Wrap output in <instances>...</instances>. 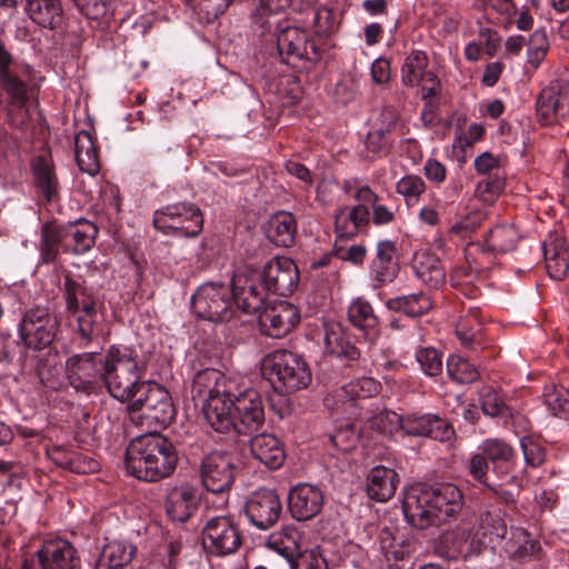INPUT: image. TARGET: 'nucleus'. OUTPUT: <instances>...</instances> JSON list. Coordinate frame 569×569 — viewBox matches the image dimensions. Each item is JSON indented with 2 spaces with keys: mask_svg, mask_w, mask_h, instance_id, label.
Listing matches in <instances>:
<instances>
[{
  "mask_svg": "<svg viewBox=\"0 0 569 569\" xmlns=\"http://www.w3.org/2000/svg\"><path fill=\"white\" fill-rule=\"evenodd\" d=\"M545 403L555 417L569 420V390L550 388L545 393Z\"/></svg>",
  "mask_w": 569,
  "mask_h": 569,
  "instance_id": "nucleus-57",
  "label": "nucleus"
},
{
  "mask_svg": "<svg viewBox=\"0 0 569 569\" xmlns=\"http://www.w3.org/2000/svg\"><path fill=\"white\" fill-rule=\"evenodd\" d=\"M312 27L319 36H329L336 32L340 24V16L328 7L312 10Z\"/></svg>",
  "mask_w": 569,
  "mask_h": 569,
  "instance_id": "nucleus-55",
  "label": "nucleus"
},
{
  "mask_svg": "<svg viewBox=\"0 0 569 569\" xmlns=\"http://www.w3.org/2000/svg\"><path fill=\"white\" fill-rule=\"evenodd\" d=\"M31 170L34 184L43 198L50 202L58 197L59 180L50 154H40L32 159Z\"/></svg>",
  "mask_w": 569,
  "mask_h": 569,
  "instance_id": "nucleus-29",
  "label": "nucleus"
},
{
  "mask_svg": "<svg viewBox=\"0 0 569 569\" xmlns=\"http://www.w3.org/2000/svg\"><path fill=\"white\" fill-rule=\"evenodd\" d=\"M481 408L482 411L490 417L505 416L508 411L503 397L491 388L482 389Z\"/></svg>",
  "mask_w": 569,
  "mask_h": 569,
  "instance_id": "nucleus-60",
  "label": "nucleus"
},
{
  "mask_svg": "<svg viewBox=\"0 0 569 569\" xmlns=\"http://www.w3.org/2000/svg\"><path fill=\"white\" fill-rule=\"evenodd\" d=\"M481 529L483 536L493 539H505L508 532L505 513L501 510L487 511L481 517Z\"/></svg>",
  "mask_w": 569,
  "mask_h": 569,
  "instance_id": "nucleus-58",
  "label": "nucleus"
},
{
  "mask_svg": "<svg viewBox=\"0 0 569 569\" xmlns=\"http://www.w3.org/2000/svg\"><path fill=\"white\" fill-rule=\"evenodd\" d=\"M469 475L478 482L487 487V483H490L488 477V459L482 452L475 453L467 466Z\"/></svg>",
  "mask_w": 569,
  "mask_h": 569,
  "instance_id": "nucleus-64",
  "label": "nucleus"
},
{
  "mask_svg": "<svg viewBox=\"0 0 569 569\" xmlns=\"http://www.w3.org/2000/svg\"><path fill=\"white\" fill-rule=\"evenodd\" d=\"M389 310L403 312L408 317H419L427 313L432 308L431 298L423 293H412L391 298L386 302Z\"/></svg>",
  "mask_w": 569,
  "mask_h": 569,
  "instance_id": "nucleus-41",
  "label": "nucleus"
},
{
  "mask_svg": "<svg viewBox=\"0 0 569 569\" xmlns=\"http://www.w3.org/2000/svg\"><path fill=\"white\" fill-rule=\"evenodd\" d=\"M519 239L520 234L513 224H499L489 231L486 243L492 251L507 253L517 247Z\"/></svg>",
  "mask_w": 569,
  "mask_h": 569,
  "instance_id": "nucleus-44",
  "label": "nucleus"
},
{
  "mask_svg": "<svg viewBox=\"0 0 569 569\" xmlns=\"http://www.w3.org/2000/svg\"><path fill=\"white\" fill-rule=\"evenodd\" d=\"M412 269L418 279L429 287H438L445 281V268L439 258L429 250H419L412 259Z\"/></svg>",
  "mask_w": 569,
  "mask_h": 569,
  "instance_id": "nucleus-33",
  "label": "nucleus"
},
{
  "mask_svg": "<svg viewBox=\"0 0 569 569\" xmlns=\"http://www.w3.org/2000/svg\"><path fill=\"white\" fill-rule=\"evenodd\" d=\"M467 268L460 267L453 271L452 278L460 284H467L472 282V273L480 274L487 270L489 260L488 253L481 250V246L469 244L466 249Z\"/></svg>",
  "mask_w": 569,
  "mask_h": 569,
  "instance_id": "nucleus-40",
  "label": "nucleus"
},
{
  "mask_svg": "<svg viewBox=\"0 0 569 569\" xmlns=\"http://www.w3.org/2000/svg\"><path fill=\"white\" fill-rule=\"evenodd\" d=\"M26 10L33 22L51 30L58 28L63 19L59 0H27Z\"/></svg>",
  "mask_w": 569,
  "mask_h": 569,
  "instance_id": "nucleus-37",
  "label": "nucleus"
},
{
  "mask_svg": "<svg viewBox=\"0 0 569 569\" xmlns=\"http://www.w3.org/2000/svg\"><path fill=\"white\" fill-rule=\"evenodd\" d=\"M226 377L216 369L199 371L192 383L193 398L203 401V415L207 422L217 432H228L234 426V397L230 392Z\"/></svg>",
  "mask_w": 569,
  "mask_h": 569,
  "instance_id": "nucleus-3",
  "label": "nucleus"
},
{
  "mask_svg": "<svg viewBox=\"0 0 569 569\" xmlns=\"http://www.w3.org/2000/svg\"><path fill=\"white\" fill-rule=\"evenodd\" d=\"M203 548L213 556L234 553L242 543L238 522L231 516L210 518L202 529Z\"/></svg>",
  "mask_w": 569,
  "mask_h": 569,
  "instance_id": "nucleus-11",
  "label": "nucleus"
},
{
  "mask_svg": "<svg viewBox=\"0 0 569 569\" xmlns=\"http://www.w3.org/2000/svg\"><path fill=\"white\" fill-rule=\"evenodd\" d=\"M423 372L428 376H438L442 371V359L435 348H422L416 353Z\"/></svg>",
  "mask_w": 569,
  "mask_h": 569,
  "instance_id": "nucleus-61",
  "label": "nucleus"
},
{
  "mask_svg": "<svg viewBox=\"0 0 569 569\" xmlns=\"http://www.w3.org/2000/svg\"><path fill=\"white\" fill-rule=\"evenodd\" d=\"M101 380L114 399L126 402L132 399L146 383L141 380V370L133 350L111 346L101 362Z\"/></svg>",
  "mask_w": 569,
  "mask_h": 569,
  "instance_id": "nucleus-5",
  "label": "nucleus"
},
{
  "mask_svg": "<svg viewBox=\"0 0 569 569\" xmlns=\"http://www.w3.org/2000/svg\"><path fill=\"white\" fill-rule=\"evenodd\" d=\"M353 198L356 201L369 203L371 209L370 219L376 226H383L393 222L396 210L380 202L379 194L368 184H356Z\"/></svg>",
  "mask_w": 569,
  "mask_h": 569,
  "instance_id": "nucleus-38",
  "label": "nucleus"
},
{
  "mask_svg": "<svg viewBox=\"0 0 569 569\" xmlns=\"http://www.w3.org/2000/svg\"><path fill=\"white\" fill-rule=\"evenodd\" d=\"M486 220V212L481 209H472L451 227L450 232L460 237H467L473 232Z\"/></svg>",
  "mask_w": 569,
  "mask_h": 569,
  "instance_id": "nucleus-59",
  "label": "nucleus"
},
{
  "mask_svg": "<svg viewBox=\"0 0 569 569\" xmlns=\"http://www.w3.org/2000/svg\"><path fill=\"white\" fill-rule=\"evenodd\" d=\"M250 451L256 460L269 469L280 468L286 459L280 440L270 433H260L251 438Z\"/></svg>",
  "mask_w": 569,
  "mask_h": 569,
  "instance_id": "nucleus-28",
  "label": "nucleus"
},
{
  "mask_svg": "<svg viewBox=\"0 0 569 569\" xmlns=\"http://www.w3.org/2000/svg\"><path fill=\"white\" fill-rule=\"evenodd\" d=\"M456 333L465 347L482 343V322L477 308H469L468 315L457 322Z\"/></svg>",
  "mask_w": 569,
  "mask_h": 569,
  "instance_id": "nucleus-43",
  "label": "nucleus"
},
{
  "mask_svg": "<svg viewBox=\"0 0 569 569\" xmlns=\"http://www.w3.org/2000/svg\"><path fill=\"white\" fill-rule=\"evenodd\" d=\"M236 467L231 455L211 451L200 465L201 482L208 491L221 493L229 490L234 480Z\"/></svg>",
  "mask_w": 569,
  "mask_h": 569,
  "instance_id": "nucleus-16",
  "label": "nucleus"
},
{
  "mask_svg": "<svg viewBox=\"0 0 569 569\" xmlns=\"http://www.w3.org/2000/svg\"><path fill=\"white\" fill-rule=\"evenodd\" d=\"M177 462L173 443L157 432L132 439L124 456L127 472L146 482H157L169 477L176 470Z\"/></svg>",
  "mask_w": 569,
  "mask_h": 569,
  "instance_id": "nucleus-2",
  "label": "nucleus"
},
{
  "mask_svg": "<svg viewBox=\"0 0 569 569\" xmlns=\"http://www.w3.org/2000/svg\"><path fill=\"white\" fill-rule=\"evenodd\" d=\"M66 238V251L81 254L89 251L98 234V227L88 220L62 224Z\"/></svg>",
  "mask_w": 569,
  "mask_h": 569,
  "instance_id": "nucleus-32",
  "label": "nucleus"
},
{
  "mask_svg": "<svg viewBox=\"0 0 569 569\" xmlns=\"http://www.w3.org/2000/svg\"><path fill=\"white\" fill-rule=\"evenodd\" d=\"M297 233V220L288 211H279L270 217L266 228L267 238L278 247L293 244Z\"/></svg>",
  "mask_w": 569,
  "mask_h": 569,
  "instance_id": "nucleus-34",
  "label": "nucleus"
},
{
  "mask_svg": "<svg viewBox=\"0 0 569 569\" xmlns=\"http://www.w3.org/2000/svg\"><path fill=\"white\" fill-rule=\"evenodd\" d=\"M447 373L458 383H472L479 378L478 369L467 359L457 355L448 358Z\"/></svg>",
  "mask_w": 569,
  "mask_h": 569,
  "instance_id": "nucleus-51",
  "label": "nucleus"
},
{
  "mask_svg": "<svg viewBox=\"0 0 569 569\" xmlns=\"http://www.w3.org/2000/svg\"><path fill=\"white\" fill-rule=\"evenodd\" d=\"M266 368L269 370V380L272 383H279V387L287 392L303 389L311 382L308 363L300 356L288 350L272 352L267 359Z\"/></svg>",
  "mask_w": 569,
  "mask_h": 569,
  "instance_id": "nucleus-7",
  "label": "nucleus"
},
{
  "mask_svg": "<svg viewBox=\"0 0 569 569\" xmlns=\"http://www.w3.org/2000/svg\"><path fill=\"white\" fill-rule=\"evenodd\" d=\"M57 320L43 308L28 310L20 322L19 331L26 347L40 350L54 339Z\"/></svg>",
  "mask_w": 569,
  "mask_h": 569,
  "instance_id": "nucleus-15",
  "label": "nucleus"
},
{
  "mask_svg": "<svg viewBox=\"0 0 569 569\" xmlns=\"http://www.w3.org/2000/svg\"><path fill=\"white\" fill-rule=\"evenodd\" d=\"M262 281L266 289L279 296H289L297 288L299 271L292 259L276 257L263 269Z\"/></svg>",
  "mask_w": 569,
  "mask_h": 569,
  "instance_id": "nucleus-21",
  "label": "nucleus"
},
{
  "mask_svg": "<svg viewBox=\"0 0 569 569\" xmlns=\"http://www.w3.org/2000/svg\"><path fill=\"white\" fill-rule=\"evenodd\" d=\"M396 191L403 197L407 206H415L426 191L423 179L416 174H407L396 183Z\"/></svg>",
  "mask_w": 569,
  "mask_h": 569,
  "instance_id": "nucleus-53",
  "label": "nucleus"
},
{
  "mask_svg": "<svg viewBox=\"0 0 569 569\" xmlns=\"http://www.w3.org/2000/svg\"><path fill=\"white\" fill-rule=\"evenodd\" d=\"M60 247L66 251L63 226L51 223L44 224L41 232L40 246L42 261L46 263L54 261L58 257Z\"/></svg>",
  "mask_w": 569,
  "mask_h": 569,
  "instance_id": "nucleus-42",
  "label": "nucleus"
},
{
  "mask_svg": "<svg viewBox=\"0 0 569 569\" xmlns=\"http://www.w3.org/2000/svg\"><path fill=\"white\" fill-rule=\"evenodd\" d=\"M136 552V548L121 541L107 543L101 552L100 562L111 569L128 565Z\"/></svg>",
  "mask_w": 569,
  "mask_h": 569,
  "instance_id": "nucleus-47",
  "label": "nucleus"
},
{
  "mask_svg": "<svg viewBox=\"0 0 569 569\" xmlns=\"http://www.w3.org/2000/svg\"><path fill=\"white\" fill-rule=\"evenodd\" d=\"M543 256L549 276L555 280H562L569 270L568 251L563 239L549 236L543 242Z\"/></svg>",
  "mask_w": 569,
  "mask_h": 569,
  "instance_id": "nucleus-35",
  "label": "nucleus"
},
{
  "mask_svg": "<svg viewBox=\"0 0 569 569\" xmlns=\"http://www.w3.org/2000/svg\"><path fill=\"white\" fill-rule=\"evenodd\" d=\"M520 445L527 465L531 467H539L543 463L546 452L541 443L530 437H523Z\"/></svg>",
  "mask_w": 569,
  "mask_h": 569,
  "instance_id": "nucleus-63",
  "label": "nucleus"
},
{
  "mask_svg": "<svg viewBox=\"0 0 569 569\" xmlns=\"http://www.w3.org/2000/svg\"><path fill=\"white\" fill-rule=\"evenodd\" d=\"M399 482L398 473L385 466L373 467L367 478V492L370 498L385 502L391 499Z\"/></svg>",
  "mask_w": 569,
  "mask_h": 569,
  "instance_id": "nucleus-30",
  "label": "nucleus"
},
{
  "mask_svg": "<svg viewBox=\"0 0 569 569\" xmlns=\"http://www.w3.org/2000/svg\"><path fill=\"white\" fill-rule=\"evenodd\" d=\"M191 307L199 318L228 321L233 316L231 290L223 283H204L192 296Z\"/></svg>",
  "mask_w": 569,
  "mask_h": 569,
  "instance_id": "nucleus-9",
  "label": "nucleus"
},
{
  "mask_svg": "<svg viewBox=\"0 0 569 569\" xmlns=\"http://www.w3.org/2000/svg\"><path fill=\"white\" fill-rule=\"evenodd\" d=\"M506 186L505 174L493 172L479 181L476 189L477 197L487 204L493 203L501 194Z\"/></svg>",
  "mask_w": 569,
  "mask_h": 569,
  "instance_id": "nucleus-52",
  "label": "nucleus"
},
{
  "mask_svg": "<svg viewBox=\"0 0 569 569\" xmlns=\"http://www.w3.org/2000/svg\"><path fill=\"white\" fill-rule=\"evenodd\" d=\"M481 452L493 463V469H502L507 473L515 458L513 449L506 442L498 439H488L480 447Z\"/></svg>",
  "mask_w": 569,
  "mask_h": 569,
  "instance_id": "nucleus-45",
  "label": "nucleus"
},
{
  "mask_svg": "<svg viewBox=\"0 0 569 569\" xmlns=\"http://www.w3.org/2000/svg\"><path fill=\"white\" fill-rule=\"evenodd\" d=\"M271 569H328V565L318 549H308L300 551L292 561L281 560L280 566L271 563Z\"/></svg>",
  "mask_w": 569,
  "mask_h": 569,
  "instance_id": "nucleus-48",
  "label": "nucleus"
},
{
  "mask_svg": "<svg viewBox=\"0 0 569 569\" xmlns=\"http://www.w3.org/2000/svg\"><path fill=\"white\" fill-rule=\"evenodd\" d=\"M527 43V64L537 70L545 61L550 49L548 33L545 28L536 29L529 37Z\"/></svg>",
  "mask_w": 569,
  "mask_h": 569,
  "instance_id": "nucleus-46",
  "label": "nucleus"
},
{
  "mask_svg": "<svg viewBox=\"0 0 569 569\" xmlns=\"http://www.w3.org/2000/svg\"><path fill=\"white\" fill-rule=\"evenodd\" d=\"M377 419L381 422L388 421L392 426L385 427L383 432H392L399 428L409 436L430 437L439 441L449 440L453 435L452 427L445 419L433 415L401 417L396 412H385Z\"/></svg>",
  "mask_w": 569,
  "mask_h": 569,
  "instance_id": "nucleus-8",
  "label": "nucleus"
},
{
  "mask_svg": "<svg viewBox=\"0 0 569 569\" xmlns=\"http://www.w3.org/2000/svg\"><path fill=\"white\" fill-rule=\"evenodd\" d=\"M428 67L429 58L422 50H412L401 67L402 83L407 87L421 86L423 99L436 96L440 86L437 76Z\"/></svg>",
  "mask_w": 569,
  "mask_h": 569,
  "instance_id": "nucleus-17",
  "label": "nucleus"
},
{
  "mask_svg": "<svg viewBox=\"0 0 569 569\" xmlns=\"http://www.w3.org/2000/svg\"><path fill=\"white\" fill-rule=\"evenodd\" d=\"M380 549L387 561H400L409 556V549L391 537L390 531H383L380 535Z\"/></svg>",
  "mask_w": 569,
  "mask_h": 569,
  "instance_id": "nucleus-62",
  "label": "nucleus"
},
{
  "mask_svg": "<svg viewBox=\"0 0 569 569\" xmlns=\"http://www.w3.org/2000/svg\"><path fill=\"white\" fill-rule=\"evenodd\" d=\"M537 114L545 124L569 113V82L562 79L550 81L536 101Z\"/></svg>",
  "mask_w": 569,
  "mask_h": 569,
  "instance_id": "nucleus-20",
  "label": "nucleus"
},
{
  "mask_svg": "<svg viewBox=\"0 0 569 569\" xmlns=\"http://www.w3.org/2000/svg\"><path fill=\"white\" fill-rule=\"evenodd\" d=\"M298 309L283 300L267 306L259 313L260 332L271 338H282L299 322Z\"/></svg>",
  "mask_w": 569,
  "mask_h": 569,
  "instance_id": "nucleus-19",
  "label": "nucleus"
},
{
  "mask_svg": "<svg viewBox=\"0 0 569 569\" xmlns=\"http://www.w3.org/2000/svg\"><path fill=\"white\" fill-rule=\"evenodd\" d=\"M266 546L277 553L268 559L270 567L273 562L280 566L281 560L292 561L300 552L299 532L292 526H283L268 537Z\"/></svg>",
  "mask_w": 569,
  "mask_h": 569,
  "instance_id": "nucleus-27",
  "label": "nucleus"
},
{
  "mask_svg": "<svg viewBox=\"0 0 569 569\" xmlns=\"http://www.w3.org/2000/svg\"><path fill=\"white\" fill-rule=\"evenodd\" d=\"M381 391V383L371 377H361L329 391L325 398L327 408L337 419L357 421L367 416L360 401L372 398Z\"/></svg>",
  "mask_w": 569,
  "mask_h": 569,
  "instance_id": "nucleus-6",
  "label": "nucleus"
},
{
  "mask_svg": "<svg viewBox=\"0 0 569 569\" xmlns=\"http://www.w3.org/2000/svg\"><path fill=\"white\" fill-rule=\"evenodd\" d=\"M462 503V492L452 483H418L405 491L402 510L408 522L422 530L456 516Z\"/></svg>",
  "mask_w": 569,
  "mask_h": 569,
  "instance_id": "nucleus-1",
  "label": "nucleus"
},
{
  "mask_svg": "<svg viewBox=\"0 0 569 569\" xmlns=\"http://www.w3.org/2000/svg\"><path fill=\"white\" fill-rule=\"evenodd\" d=\"M231 298L237 307L244 313L260 312L264 302V295L254 280L244 274L237 273L232 279Z\"/></svg>",
  "mask_w": 569,
  "mask_h": 569,
  "instance_id": "nucleus-26",
  "label": "nucleus"
},
{
  "mask_svg": "<svg viewBox=\"0 0 569 569\" xmlns=\"http://www.w3.org/2000/svg\"><path fill=\"white\" fill-rule=\"evenodd\" d=\"M243 512L251 526L259 530H268L280 519L282 503L273 489L259 488L246 499Z\"/></svg>",
  "mask_w": 569,
  "mask_h": 569,
  "instance_id": "nucleus-13",
  "label": "nucleus"
},
{
  "mask_svg": "<svg viewBox=\"0 0 569 569\" xmlns=\"http://www.w3.org/2000/svg\"><path fill=\"white\" fill-rule=\"evenodd\" d=\"M234 426L237 433H250L257 431L264 423L263 400L254 389H246L234 397Z\"/></svg>",
  "mask_w": 569,
  "mask_h": 569,
  "instance_id": "nucleus-18",
  "label": "nucleus"
},
{
  "mask_svg": "<svg viewBox=\"0 0 569 569\" xmlns=\"http://www.w3.org/2000/svg\"><path fill=\"white\" fill-rule=\"evenodd\" d=\"M74 157L80 171L90 177L99 173L100 161L97 144H76Z\"/></svg>",
  "mask_w": 569,
  "mask_h": 569,
  "instance_id": "nucleus-54",
  "label": "nucleus"
},
{
  "mask_svg": "<svg viewBox=\"0 0 569 569\" xmlns=\"http://www.w3.org/2000/svg\"><path fill=\"white\" fill-rule=\"evenodd\" d=\"M323 343L325 351L329 356L351 361L359 357L358 349L348 340L343 328L337 322L325 325Z\"/></svg>",
  "mask_w": 569,
  "mask_h": 569,
  "instance_id": "nucleus-36",
  "label": "nucleus"
},
{
  "mask_svg": "<svg viewBox=\"0 0 569 569\" xmlns=\"http://www.w3.org/2000/svg\"><path fill=\"white\" fill-rule=\"evenodd\" d=\"M353 207H342L336 213V228L342 233H356L361 227L370 222L369 203L357 201Z\"/></svg>",
  "mask_w": 569,
  "mask_h": 569,
  "instance_id": "nucleus-39",
  "label": "nucleus"
},
{
  "mask_svg": "<svg viewBox=\"0 0 569 569\" xmlns=\"http://www.w3.org/2000/svg\"><path fill=\"white\" fill-rule=\"evenodd\" d=\"M63 299L68 318L76 323L74 331L81 345L87 347L103 336V303L97 293L87 286L72 280L69 276L63 282Z\"/></svg>",
  "mask_w": 569,
  "mask_h": 569,
  "instance_id": "nucleus-4",
  "label": "nucleus"
},
{
  "mask_svg": "<svg viewBox=\"0 0 569 569\" xmlns=\"http://www.w3.org/2000/svg\"><path fill=\"white\" fill-rule=\"evenodd\" d=\"M277 47L280 56L287 64L292 67L297 62L317 61L320 58L318 47L309 33L293 26H287L277 34Z\"/></svg>",
  "mask_w": 569,
  "mask_h": 569,
  "instance_id": "nucleus-14",
  "label": "nucleus"
},
{
  "mask_svg": "<svg viewBox=\"0 0 569 569\" xmlns=\"http://www.w3.org/2000/svg\"><path fill=\"white\" fill-rule=\"evenodd\" d=\"M348 320L360 330L375 329L378 325V318L371 305L361 298H357L350 303Z\"/></svg>",
  "mask_w": 569,
  "mask_h": 569,
  "instance_id": "nucleus-49",
  "label": "nucleus"
},
{
  "mask_svg": "<svg viewBox=\"0 0 569 569\" xmlns=\"http://www.w3.org/2000/svg\"><path fill=\"white\" fill-rule=\"evenodd\" d=\"M323 499V493L318 486L302 482L289 490L288 508L296 520L306 521L321 511Z\"/></svg>",
  "mask_w": 569,
  "mask_h": 569,
  "instance_id": "nucleus-22",
  "label": "nucleus"
},
{
  "mask_svg": "<svg viewBox=\"0 0 569 569\" xmlns=\"http://www.w3.org/2000/svg\"><path fill=\"white\" fill-rule=\"evenodd\" d=\"M141 396L129 406L130 411H141L142 417L158 426H168L176 410L167 389L158 383L146 382L139 391Z\"/></svg>",
  "mask_w": 569,
  "mask_h": 569,
  "instance_id": "nucleus-12",
  "label": "nucleus"
},
{
  "mask_svg": "<svg viewBox=\"0 0 569 569\" xmlns=\"http://www.w3.org/2000/svg\"><path fill=\"white\" fill-rule=\"evenodd\" d=\"M199 506L197 489L189 483L172 487L166 497L164 507L168 517L176 522L188 521Z\"/></svg>",
  "mask_w": 569,
  "mask_h": 569,
  "instance_id": "nucleus-24",
  "label": "nucleus"
},
{
  "mask_svg": "<svg viewBox=\"0 0 569 569\" xmlns=\"http://www.w3.org/2000/svg\"><path fill=\"white\" fill-rule=\"evenodd\" d=\"M469 533L462 529H453L443 532L439 538V548L447 558H457L465 549Z\"/></svg>",
  "mask_w": 569,
  "mask_h": 569,
  "instance_id": "nucleus-56",
  "label": "nucleus"
},
{
  "mask_svg": "<svg viewBox=\"0 0 569 569\" xmlns=\"http://www.w3.org/2000/svg\"><path fill=\"white\" fill-rule=\"evenodd\" d=\"M203 218L197 206L176 203L154 212L153 226L161 232L196 237L202 230Z\"/></svg>",
  "mask_w": 569,
  "mask_h": 569,
  "instance_id": "nucleus-10",
  "label": "nucleus"
},
{
  "mask_svg": "<svg viewBox=\"0 0 569 569\" xmlns=\"http://www.w3.org/2000/svg\"><path fill=\"white\" fill-rule=\"evenodd\" d=\"M505 548L515 559L532 556L537 550L536 542L522 528H511V537L506 541Z\"/></svg>",
  "mask_w": 569,
  "mask_h": 569,
  "instance_id": "nucleus-50",
  "label": "nucleus"
},
{
  "mask_svg": "<svg viewBox=\"0 0 569 569\" xmlns=\"http://www.w3.org/2000/svg\"><path fill=\"white\" fill-rule=\"evenodd\" d=\"M103 357L96 352L76 355L67 360V370L70 383L76 388L91 385L97 378L101 380V362Z\"/></svg>",
  "mask_w": 569,
  "mask_h": 569,
  "instance_id": "nucleus-25",
  "label": "nucleus"
},
{
  "mask_svg": "<svg viewBox=\"0 0 569 569\" xmlns=\"http://www.w3.org/2000/svg\"><path fill=\"white\" fill-rule=\"evenodd\" d=\"M397 246L392 240L377 243V254L371 262V272L379 283L390 282L398 273Z\"/></svg>",
  "mask_w": 569,
  "mask_h": 569,
  "instance_id": "nucleus-31",
  "label": "nucleus"
},
{
  "mask_svg": "<svg viewBox=\"0 0 569 569\" xmlns=\"http://www.w3.org/2000/svg\"><path fill=\"white\" fill-rule=\"evenodd\" d=\"M41 569H80L81 560L76 548L64 539L47 540L37 551Z\"/></svg>",
  "mask_w": 569,
  "mask_h": 569,
  "instance_id": "nucleus-23",
  "label": "nucleus"
}]
</instances>
